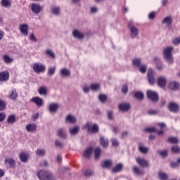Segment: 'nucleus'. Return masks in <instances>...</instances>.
Instances as JSON below:
<instances>
[{
  "instance_id": "f704fd0d",
  "label": "nucleus",
  "mask_w": 180,
  "mask_h": 180,
  "mask_svg": "<svg viewBox=\"0 0 180 180\" xmlns=\"http://www.w3.org/2000/svg\"><path fill=\"white\" fill-rule=\"evenodd\" d=\"M52 13L56 16H60L61 13V10L59 6H55L52 8Z\"/></svg>"
},
{
  "instance_id": "a211bd4d",
  "label": "nucleus",
  "mask_w": 180,
  "mask_h": 180,
  "mask_svg": "<svg viewBox=\"0 0 180 180\" xmlns=\"http://www.w3.org/2000/svg\"><path fill=\"white\" fill-rule=\"evenodd\" d=\"M119 109L122 112H127L130 110V104L129 103H122L119 105Z\"/></svg>"
},
{
  "instance_id": "a19ab883",
  "label": "nucleus",
  "mask_w": 180,
  "mask_h": 180,
  "mask_svg": "<svg viewBox=\"0 0 180 180\" xmlns=\"http://www.w3.org/2000/svg\"><path fill=\"white\" fill-rule=\"evenodd\" d=\"M46 180H56V179H54V176H53V174L51 173V172L46 171Z\"/></svg>"
},
{
  "instance_id": "f03ea898",
  "label": "nucleus",
  "mask_w": 180,
  "mask_h": 180,
  "mask_svg": "<svg viewBox=\"0 0 180 180\" xmlns=\"http://www.w3.org/2000/svg\"><path fill=\"white\" fill-rule=\"evenodd\" d=\"M158 126L160 127V130H157L155 127H148L144 129V131H148V133H153L155 131V133H158V136H162V134H164V130L162 129L166 127V125L164 122H162L159 123Z\"/></svg>"
},
{
  "instance_id": "ddd939ff",
  "label": "nucleus",
  "mask_w": 180,
  "mask_h": 180,
  "mask_svg": "<svg viewBox=\"0 0 180 180\" xmlns=\"http://www.w3.org/2000/svg\"><path fill=\"white\" fill-rule=\"evenodd\" d=\"M9 79V72L3 71L0 72V82H6Z\"/></svg>"
},
{
  "instance_id": "864d4df0",
  "label": "nucleus",
  "mask_w": 180,
  "mask_h": 180,
  "mask_svg": "<svg viewBox=\"0 0 180 180\" xmlns=\"http://www.w3.org/2000/svg\"><path fill=\"white\" fill-rule=\"evenodd\" d=\"M99 101H101L103 103L106 102L108 98L106 97V95L105 94H101L98 96Z\"/></svg>"
},
{
  "instance_id": "58836bf2",
  "label": "nucleus",
  "mask_w": 180,
  "mask_h": 180,
  "mask_svg": "<svg viewBox=\"0 0 180 180\" xmlns=\"http://www.w3.org/2000/svg\"><path fill=\"white\" fill-rule=\"evenodd\" d=\"M56 74V66L50 67L48 69V75L53 77Z\"/></svg>"
},
{
  "instance_id": "e2e57ef3",
  "label": "nucleus",
  "mask_w": 180,
  "mask_h": 180,
  "mask_svg": "<svg viewBox=\"0 0 180 180\" xmlns=\"http://www.w3.org/2000/svg\"><path fill=\"white\" fill-rule=\"evenodd\" d=\"M155 18V12L153 11L148 14V19L153 20Z\"/></svg>"
},
{
  "instance_id": "4d7b16f0",
  "label": "nucleus",
  "mask_w": 180,
  "mask_h": 180,
  "mask_svg": "<svg viewBox=\"0 0 180 180\" xmlns=\"http://www.w3.org/2000/svg\"><path fill=\"white\" fill-rule=\"evenodd\" d=\"M89 91H91V87H89V86L85 84L83 86V92H84V94H89Z\"/></svg>"
},
{
  "instance_id": "5fc2aeb1",
  "label": "nucleus",
  "mask_w": 180,
  "mask_h": 180,
  "mask_svg": "<svg viewBox=\"0 0 180 180\" xmlns=\"http://www.w3.org/2000/svg\"><path fill=\"white\" fill-rule=\"evenodd\" d=\"M93 174H94V172L91 169H87L84 172V176H92Z\"/></svg>"
},
{
  "instance_id": "a18cd8bd",
  "label": "nucleus",
  "mask_w": 180,
  "mask_h": 180,
  "mask_svg": "<svg viewBox=\"0 0 180 180\" xmlns=\"http://www.w3.org/2000/svg\"><path fill=\"white\" fill-rule=\"evenodd\" d=\"M139 150L140 153H142V154H147L148 153V148L141 146L139 147Z\"/></svg>"
},
{
  "instance_id": "2f4dec72",
  "label": "nucleus",
  "mask_w": 180,
  "mask_h": 180,
  "mask_svg": "<svg viewBox=\"0 0 180 180\" xmlns=\"http://www.w3.org/2000/svg\"><path fill=\"white\" fill-rule=\"evenodd\" d=\"M133 172L136 175H144V172L143 170L140 169V168H139V167H137V166H134Z\"/></svg>"
},
{
  "instance_id": "09e8293b",
  "label": "nucleus",
  "mask_w": 180,
  "mask_h": 180,
  "mask_svg": "<svg viewBox=\"0 0 180 180\" xmlns=\"http://www.w3.org/2000/svg\"><path fill=\"white\" fill-rule=\"evenodd\" d=\"M15 121H16V118L13 115H9L7 119L8 123H15Z\"/></svg>"
},
{
  "instance_id": "7c9ffc66",
  "label": "nucleus",
  "mask_w": 180,
  "mask_h": 180,
  "mask_svg": "<svg viewBox=\"0 0 180 180\" xmlns=\"http://www.w3.org/2000/svg\"><path fill=\"white\" fill-rule=\"evenodd\" d=\"M3 60L6 64H12L13 58H11L8 55H4Z\"/></svg>"
},
{
  "instance_id": "f8f14e48",
  "label": "nucleus",
  "mask_w": 180,
  "mask_h": 180,
  "mask_svg": "<svg viewBox=\"0 0 180 180\" xmlns=\"http://www.w3.org/2000/svg\"><path fill=\"white\" fill-rule=\"evenodd\" d=\"M31 11L35 14H39V12H41V6H40L39 4L32 3L31 4Z\"/></svg>"
},
{
  "instance_id": "c756f323",
  "label": "nucleus",
  "mask_w": 180,
  "mask_h": 180,
  "mask_svg": "<svg viewBox=\"0 0 180 180\" xmlns=\"http://www.w3.org/2000/svg\"><path fill=\"white\" fill-rule=\"evenodd\" d=\"M101 154H102V150H101V148L97 147L94 149V157L95 160H99V158L101 157Z\"/></svg>"
},
{
  "instance_id": "412c9836",
  "label": "nucleus",
  "mask_w": 180,
  "mask_h": 180,
  "mask_svg": "<svg viewBox=\"0 0 180 180\" xmlns=\"http://www.w3.org/2000/svg\"><path fill=\"white\" fill-rule=\"evenodd\" d=\"M60 108V105L57 103H51L49 105V112L50 113H56L57 110Z\"/></svg>"
},
{
  "instance_id": "a878e982",
  "label": "nucleus",
  "mask_w": 180,
  "mask_h": 180,
  "mask_svg": "<svg viewBox=\"0 0 180 180\" xmlns=\"http://www.w3.org/2000/svg\"><path fill=\"white\" fill-rule=\"evenodd\" d=\"M69 133L71 136H77L79 133V127L75 126L73 128L69 129Z\"/></svg>"
},
{
  "instance_id": "473e14b6",
  "label": "nucleus",
  "mask_w": 180,
  "mask_h": 180,
  "mask_svg": "<svg viewBox=\"0 0 180 180\" xmlns=\"http://www.w3.org/2000/svg\"><path fill=\"white\" fill-rule=\"evenodd\" d=\"M29 158V154L25 153H21L20 154V160L22 161V162H26Z\"/></svg>"
},
{
  "instance_id": "c85d7f7f",
  "label": "nucleus",
  "mask_w": 180,
  "mask_h": 180,
  "mask_svg": "<svg viewBox=\"0 0 180 180\" xmlns=\"http://www.w3.org/2000/svg\"><path fill=\"white\" fill-rule=\"evenodd\" d=\"M36 127L34 124H29L26 125V130L29 133H33V131H36Z\"/></svg>"
},
{
  "instance_id": "6e6d98bb",
  "label": "nucleus",
  "mask_w": 180,
  "mask_h": 180,
  "mask_svg": "<svg viewBox=\"0 0 180 180\" xmlns=\"http://www.w3.org/2000/svg\"><path fill=\"white\" fill-rule=\"evenodd\" d=\"M172 151L173 153H175L176 154H179V153H180V148L179 146H173V147H172Z\"/></svg>"
},
{
  "instance_id": "49530a36",
  "label": "nucleus",
  "mask_w": 180,
  "mask_h": 180,
  "mask_svg": "<svg viewBox=\"0 0 180 180\" xmlns=\"http://www.w3.org/2000/svg\"><path fill=\"white\" fill-rule=\"evenodd\" d=\"M36 154L37 155H39V157H43V155H44V154H46V151L44 150V149H37L36 150Z\"/></svg>"
},
{
  "instance_id": "7ed1b4c3",
  "label": "nucleus",
  "mask_w": 180,
  "mask_h": 180,
  "mask_svg": "<svg viewBox=\"0 0 180 180\" xmlns=\"http://www.w3.org/2000/svg\"><path fill=\"white\" fill-rule=\"evenodd\" d=\"M147 78L150 85H154L155 84V72L153 71V69H148L147 73Z\"/></svg>"
},
{
  "instance_id": "0e129e2a",
  "label": "nucleus",
  "mask_w": 180,
  "mask_h": 180,
  "mask_svg": "<svg viewBox=\"0 0 180 180\" xmlns=\"http://www.w3.org/2000/svg\"><path fill=\"white\" fill-rule=\"evenodd\" d=\"M30 40H31L32 41H34V43H36V41H37V39H36V37L34 36V34L33 33L30 34Z\"/></svg>"
},
{
  "instance_id": "dca6fc26",
  "label": "nucleus",
  "mask_w": 180,
  "mask_h": 180,
  "mask_svg": "<svg viewBox=\"0 0 180 180\" xmlns=\"http://www.w3.org/2000/svg\"><path fill=\"white\" fill-rule=\"evenodd\" d=\"M29 29V25L27 24H21L20 25V31L23 36H27L29 32L27 31Z\"/></svg>"
},
{
  "instance_id": "aec40b11",
  "label": "nucleus",
  "mask_w": 180,
  "mask_h": 180,
  "mask_svg": "<svg viewBox=\"0 0 180 180\" xmlns=\"http://www.w3.org/2000/svg\"><path fill=\"white\" fill-rule=\"evenodd\" d=\"M158 85L160 86V88H164V86L167 85V79L164 77H160L158 79Z\"/></svg>"
},
{
  "instance_id": "4c0bfd02",
  "label": "nucleus",
  "mask_w": 180,
  "mask_h": 180,
  "mask_svg": "<svg viewBox=\"0 0 180 180\" xmlns=\"http://www.w3.org/2000/svg\"><path fill=\"white\" fill-rule=\"evenodd\" d=\"M38 178L39 180H46V171L40 170L38 172Z\"/></svg>"
},
{
  "instance_id": "4be33fe9",
  "label": "nucleus",
  "mask_w": 180,
  "mask_h": 180,
  "mask_svg": "<svg viewBox=\"0 0 180 180\" xmlns=\"http://www.w3.org/2000/svg\"><path fill=\"white\" fill-rule=\"evenodd\" d=\"M60 74L62 77H70L71 75V71L68 68H63L60 69Z\"/></svg>"
},
{
  "instance_id": "9b49d317",
  "label": "nucleus",
  "mask_w": 180,
  "mask_h": 180,
  "mask_svg": "<svg viewBox=\"0 0 180 180\" xmlns=\"http://www.w3.org/2000/svg\"><path fill=\"white\" fill-rule=\"evenodd\" d=\"M30 102H32V103H34L39 108H41V106L43 105V103H44V102L43 101V99H41V98H40L39 96H36V97L31 98Z\"/></svg>"
},
{
  "instance_id": "f3484780",
  "label": "nucleus",
  "mask_w": 180,
  "mask_h": 180,
  "mask_svg": "<svg viewBox=\"0 0 180 180\" xmlns=\"http://www.w3.org/2000/svg\"><path fill=\"white\" fill-rule=\"evenodd\" d=\"M18 96H19V94L15 89H12L8 94V98L11 101H16V99H18Z\"/></svg>"
},
{
  "instance_id": "bb28decb",
  "label": "nucleus",
  "mask_w": 180,
  "mask_h": 180,
  "mask_svg": "<svg viewBox=\"0 0 180 180\" xmlns=\"http://www.w3.org/2000/svg\"><path fill=\"white\" fill-rule=\"evenodd\" d=\"M162 23H163L164 25H167V26H171L172 25V17L171 16L165 17L162 20Z\"/></svg>"
},
{
  "instance_id": "f257e3e1",
  "label": "nucleus",
  "mask_w": 180,
  "mask_h": 180,
  "mask_svg": "<svg viewBox=\"0 0 180 180\" xmlns=\"http://www.w3.org/2000/svg\"><path fill=\"white\" fill-rule=\"evenodd\" d=\"M172 51H174V47L168 46L163 50L164 59L167 64H174V57L172 56Z\"/></svg>"
},
{
  "instance_id": "cd10ccee",
  "label": "nucleus",
  "mask_w": 180,
  "mask_h": 180,
  "mask_svg": "<svg viewBox=\"0 0 180 180\" xmlns=\"http://www.w3.org/2000/svg\"><path fill=\"white\" fill-rule=\"evenodd\" d=\"M94 151V148L92 147H89L87 149H86V150L84 153V157H85V158H90L91 155H92V153Z\"/></svg>"
},
{
  "instance_id": "052dcab7",
  "label": "nucleus",
  "mask_w": 180,
  "mask_h": 180,
  "mask_svg": "<svg viewBox=\"0 0 180 180\" xmlns=\"http://www.w3.org/2000/svg\"><path fill=\"white\" fill-rule=\"evenodd\" d=\"M122 92V94H127L129 92V87L126 84L123 85Z\"/></svg>"
},
{
  "instance_id": "6e6552de",
  "label": "nucleus",
  "mask_w": 180,
  "mask_h": 180,
  "mask_svg": "<svg viewBox=\"0 0 180 180\" xmlns=\"http://www.w3.org/2000/svg\"><path fill=\"white\" fill-rule=\"evenodd\" d=\"M167 108L169 110L173 112V113H178V112H179V105L176 103H169Z\"/></svg>"
},
{
  "instance_id": "0eeeda50",
  "label": "nucleus",
  "mask_w": 180,
  "mask_h": 180,
  "mask_svg": "<svg viewBox=\"0 0 180 180\" xmlns=\"http://www.w3.org/2000/svg\"><path fill=\"white\" fill-rule=\"evenodd\" d=\"M136 161L142 168H147L150 165L148 160L144 159V158L138 157L136 158Z\"/></svg>"
},
{
  "instance_id": "39448f33",
  "label": "nucleus",
  "mask_w": 180,
  "mask_h": 180,
  "mask_svg": "<svg viewBox=\"0 0 180 180\" xmlns=\"http://www.w3.org/2000/svg\"><path fill=\"white\" fill-rule=\"evenodd\" d=\"M85 127L89 133H98L99 131V127L96 124L92 125L90 122H87Z\"/></svg>"
},
{
  "instance_id": "1a4fd4ad",
  "label": "nucleus",
  "mask_w": 180,
  "mask_h": 180,
  "mask_svg": "<svg viewBox=\"0 0 180 180\" xmlns=\"http://www.w3.org/2000/svg\"><path fill=\"white\" fill-rule=\"evenodd\" d=\"M147 96L150 101H153V102H157V101H158V94L151 90L147 91Z\"/></svg>"
},
{
  "instance_id": "9d476101",
  "label": "nucleus",
  "mask_w": 180,
  "mask_h": 180,
  "mask_svg": "<svg viewBox=\"0 0 180 180\" xmlns=\"http://www.w3.org/2000/svg\"><path fill=\"white\" fill-rule=\"evenodd\" d=\"M72 36L75 39H77L78 40H84V38L85 37V34L78 30H73Z\"/></svg>"
},
{
  "instance_id": "72a5a7b5",
  "label": "nucleus",
  "mask_w": 180,
  "mask_h": 180,
  "mask_svg": "<svg viewBox=\"0 0 180 180\" xmlns=\"http://www.w3.org/2000/svg\"><path fill=\"white\" fill-rule=\"evenodd\" d=\"M100 141L103 147L106 148L109 146V141L108 139H105V136H101Z\"/></svg>"
},
{
  "instance_id": "69168bd1",
  "label": "nucleus",
  "mask_w": 180,
  "mask_h": 180,
  "mask_svg": "<svg viewBox=\"0 0 180 180\" xmlns=\"http://www.w3.org/2000/svg\"><path fill=\"white\" fill-rule=\"evenodd\" d=\"M6 117L5 112H0V122H4Z\"/></svg>"
},
{
  "instance_id": "13d9d810",
  "label": "nucleus",
  "mask_w": 180,
  "mask_h": 180,
  "mask_svg": "<svg viewBox=\"0 0 180 180\" xmlns=\"http://www.w3.org/2000/svg\"><path fill=\"white\" fill-rule=\"evenodd\" d=\"M158 153L160 154V155H161V157L163 158H165L167 157V155H168V151L167 150H160Z\"/></svg>"
},
{
  "instance_id": "393cba45",
  "label": "nucleus",
  "mask_w": 180,
  "mask_h": 180,
  "mask_svg": "<svg viewBox=\"0 0 180 180\" xmlns=\"http://www.w3.org/2000/svg\"><path fill=\"white\" fill-rule=\"evenodd\" d=\"M112 165H113V163L110 160H104L101 164L102 168H107L108 169L112 167Z\"/></svg>"
},
{
  "instance_id": "b1692460",
  "label": "nucleus",
  "mask_w": 180,
  "mask_h": 180,
  "mask_svg": "<svg viewBox=\"0 0 180 180\" xmlns=\"http://www.w3.org/2000/svg\"><path fill=\"white\" fill-rule=\"evenodd\" d=\"M169 88L172 91H178L179 89V83L177 82H171Z\"/></svg>"
},
{
  "instance_id": "2eb2a0df",
  "label": "nucleus",
  "mask_w": 180,
  "mask_h": 180,
  "mask_svg": "<svg viewBox=\"0 0 180 180\" xmlns=\"http://www.w3.org/2000/svg\"><path fill=\"white\" fill-rule=\"evenodd\" d=\"M4 162L9 168H13L16 165V162L12 158H6Z\"/></svg>"
},
{
  "instance_id": "c03bdc74",
  "label": "nucleus",
  "mask_w": 180,
  "mask_h": 180,
  "mask_svg": "<svg viewBox=\"0 0 180 180\" xmlns=\"http://www.w3.org/2000/svg\"><path fill=\"white\" fill-rule=\"evenodd\" d=\"M99 88H101L99 84H92L90 86V89H91V91H98Z\"/></svg>"
},
{
  "instance_id": "4468645a",
  "label": "nucleus",
  "mask_w": 180,
  "mask_h": 180,
  "mask_svg": "<svg viewBox=\"0 0 180 180\" xmlns=\"http://www.w3.org/2000/svg\"><path fill=\"white\" fill-rule=\"evenodd\" d=\"M65 123H70L71 124H75L77 123V117L75 116L69 114L67 115L65 120Z\"/></svg>"
},
{
  "instance_id": "bf43d9fd",
  "label": "nucleus",
  "mask_w": 180,
  "mask_h": 180,
  "mask_svg": "<svg viewBox=\"0 0 180 180\" xmlns=\"http://www.w3.org/2000/svg\"><path fill=\"white\" fill-rule=\"evenodd\" d=\"M6 108V104H5V101L0 100V110H4Z\"/></svg>"
},
{
  "instance_id": "680f3d73",
  "label": "nucleus",
  "mask_w": 180,
  "mask_h": 180,
  "mask_svg": "<svg viewBox=\"0 0 180 180\" xmlns=\"http://www.w3.org/2000/svg\"><path fill=\"white\" fill-rule=\"evenodd\" d=\"M111 142L113 147H117V146H119V141H117V139H112Z\"/></svg>"
},
{
  "instance_id": "8fccbe9b",
  "label": "nucleus",
  "mask_w": 180,
  "mask_h": 180,
  "mask_svg": "<svg viewBox=\"0 0 180 180\" xmlns=\"http://www.w3.org/2000/svg\"><path fill=\"white\" fill-rule=\"evenodd\" d=\"M56 147H58L59 148H63L64 147V143L61 142L60 140L56 139L55 141Z\"/></svg>"
},
{
  "instance_id": "de8ad7c7",
  "label": "nucleus",
  "mask_w": 180,
  "mask_h": 180,
  "mask_svg": "<svg viewBox=\"0 0 180 180\" xmlns=\"http://www.w3.org/2000/svg\"><path fill=\"white\" fill-rule=\"evenodd\" d=\"M159 178L160 180H167L168 179V174L164 172L159 173Z\"/></svg>"
},
{
  "instance_id": "ea45409f",
  "label": "nucleus",
  "mask_w": 180,
  "mask_h": 180,
  "mask_svg": "<svg viewBox=\"0 0 180 180\" xmlns=\"http://www.w3.org/2000/svg\"><path fill=\"white\" fill-rule=\"evenodd\" d=\"M168 142L172 144H178V143H179V140L176 137L172 136L168 139Z\"/></svg>"
},
{
  "instance_id": "603ef678",
  "label": "nucleus",
  "mask_w": 180,
  "mask_h": 180,
  "mask_svg": "<svg viewBox=\"0 0 180 180\" xmlns=\"http://www.w3.org/2000/svg\"><path fill=\"white\" fill-rule=\"evenodd\" d=\"M38 94L40 95H46V87L45 86H41L38 89Z\"/></svg>"
},
{
  "instance_id": "3c124183",
  "label": "nucleus",
  "mask_w": 180,
  "mask_h": 180,
  "mask_svg": "<svg viewBox=\"0 0 180 180\" xmlns=\"http://www.w3.org/2000/svg\"><path fill=\"white\" fill-rule=\"evenodd\" d=\"M139 71L142 74H146V71H147V66L146 65H141L139 67Z\"/></svg>"
},
{
  "instance_id": "423d86ee",
  "label": "nucleus",
  "mask_w": 180,
  "mask_h": 180,
  "mask_svg": "<svg viewBox=\"0 0 180 180\" xmlns=\"http://www.w3.org/2000/svg\"><path fill=\"white\" fill-rule=\"evenodd\" d=\"M131 39H136L139 36V28L134 25H129Z\"/></svg>"
},
{
  "instance_id": "774afa93",
  "label": "nucleus",
  "mask_w": 180,
  "mask_h": 180,
  "mask_svg": "<svg viewBox=\"0 0 180 180\" xmlns=\"http://www.w3.org/2000/svg\"><path fill=\"white\" fill-rule=\"evenodd\" d=\"M148 115H157L158 113V112L155 110H149L148 111Z\"/></svg>"
},
{
  "instance_id": "5701e85b",
  "label": "nucleus",
  "mask_w": 180,
  "mask_h": 180,
  "mask_svg": "<svg viewBox=\"0 0 180 180\" xmlns=\"http://www.w3.org/2000/svg\"><path fill=\"white\" fill-rule=\"evenodd\" d=\"M46 55L50 60H56V53L51 49H47L46 51Z\"/></svg>"
},
{
  "instance_id": "e433bc0d",
  "label": "nucleus",
  "mask_w": 180,
  "mask_h": 180,
  "mask_svg": "<svg viewBox=\"0 0 180 180\" xmlns=\"http://www.w3.org/2000/svg\"><path fill=\"white\" fill-rule=\"evenodd\" d=\"M123 168V164L119 163L112 168V172H120Z\"/></svg>"
},
{
  "instance_id": "20e7f679",
  "label": "nucleus",
  "mask_w": 180,
  "mask_h": 180,
  "mask_svg": "<svg viewBox=\"0 0 180 180\" xmlns=\"http://www.w3.org/2000/svg\"><path fill=\"white\" fill-rule=\"evenodd\" d=\"M32 70L36 72V74H40L41 72H44L46 66L41 63H36L33 64Z\"/></svg>"
},
{
  "instance_id": "37998d69",
  "label": "nucleus",
  "mask_w": 180,
  "mask_h": 180,
  "mask_svg": "<svg viewBox=\"0 0 180 180\" xmlns=\"http://www.w3.org/2000/svg\"><path fill=\"white\" fill-rule=\"evenodd\" d=\"M1 5L4 8H8V6H11V2L9 0H1Z\"/></svg>"
},
{
  "instance_id": "c9c22d12",
  "label": "nucleus",
  "mask_w": 180,
  "mask_h": 180,
  "mask_svg": "<svg viewBox=\"0 0 180 180\" xmlns=\"http://www.w3.org/2000/svg\"><path fill=\"white\" fill-rule=\"evenodd\" d=\"M134 96L138 101H143L144 99V94L141 91H136L134 94Z\"/></svg>"
},
{
  "instance_id": "6ab92c4d",
  "label": "nucleus",
  "mask_w": 180,
  "mask_h": 180,
  "mask_svg": "<svg viewBox=\"0 0 180 180\" xmlns=\"http://www.w3.org/2000/svg\"><path fill=\"white\" fill-rule=\"evenodd\" d=\"M57 134L60 139H67V131L64 128H59L57 130Z\"/></svg>"
},
{
  "instance_id": "338daca9",
  "label": "nucleus",
  "mask_w": 180,
  "mask_h": 180,
  "mask_svg": "<svg viewBox=\"0 0 180 180\" xmlns=\"http://www.w3.org/2000/svg\"><path fill=\"white\" fill-rule=\"evenodd\" d=\"M90 11L91 13H97L98 12V7L96 6H93L90 8Z\"/></svg>"
},
{
  "instance_id": "79ce46f5",
  "label": "nucleus",
  "mask_w": 180,
  "mask_h": 180,
  "mask_svg": "<svg viewBox=\"0 0 180 180\" xmlns=\"http://www.w3.org/2000/svg\"><path fill=\"white\" fill-rule=\"evenodd\" d=\"M132 63L135 67H140L141 65V59L135 58L133 60Z\"/></svg>"
}]
</instances>
